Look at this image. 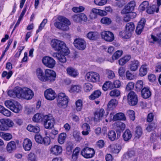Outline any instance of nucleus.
<instances>
[{"mask_svg": "<svg viewBox=\"0 0 161 161\" xmlns=\"http://www.w3.org/2000/svg\"><path fill=\"white\" fill-rule=\"evenodd\" d=\"M57 19L58 21L54 23L56 28L63 31H67L69 30V26L71 25V23L69 19L61 16H58Z\"/></svg>", "mask_w": 161, "mask_h": 161, "instance_id": "1", "label": "nucleus"}, {"mask_svg": "<svg viewBox=\"0 0 161 161\" xmlns=\"http://www.w3.org/2000/svg\"><path fill=\"white\" fill-rule=\"evenodd\" d=\"M51 45L55 51L61 52L64 53L65 55H68L69 53V50L65 47L64 42L57 39H53L51 42Z\"/></svg>", "mask_w": 161, "mask_h": 161, "instance_id": "2", "label": "nucleus"}, {"mask_svg": "<svg viewBox=\"0 0 161 161\" xmlns=\"http://www.w3.org/2000/svg\"><path fill=\"white\" fill-rule=\"evenodd\" d=\"M20 90L18 92L20 94H18V97L19 98H23L27 100H30L34 96L33 92L30 89L24 87L21 88L20 87Z\"/></svg>", "mask_w": 161, "mask_h": 161, "instance_id": "3", "label": "nucleus"}, {"mask_svg": "<svg viewBox=\"0 0 161 161\" xmlns=\"http://www.w3.org/2000/svg\"><path fill=\"white\" fill-rule=\"evenodd\" d=\"M57 101L58 106L64 108L67 106L69 98L64 93L60 92L58 94Z\"/></svg>", "mask_w": 161, "mask_h": 161, "instance_id": "4", "label": "nucleus"}, {"mask_svg": "<svg viewBox=\"0 0 161 161\" xmlns=\"http://www.w3.org/2000/svg\"><path fill=\"white\" fill-rule=\"evenodd\" d=\"M85 78L87 81L92 83H96L99 81L100 76L97 72L91 71L86 73Z\"/></svg>", "mask_w": 161, "mask_h": 161, "instance_id": "5", "label": "nucleus"}, {"mask_svg": "<svg viewBox=\"0 0 161 161\" xmlns=\"http://www.w3.org/2000/svg\"><path fill=\"white\" fill-rule=\"evenodd\" d=\"M44 82L48 81L50 83L53 82L56 78V74L53 70L47 69L45 71Z\"/></svg>", "mask_w": 161, "mask_h": 161, "instance_id": "6", "label": "nucleus"}, {"mask_svg": "<svg viewBox=\"0 0 161 161\" xmlns=\"http://www.w3.org/2000/svg\"><path fill=\"white\" fill-rule=\"evenodd\" d=\"M138 101V97L136 94L133 91L130 92L127 95V102L130 106H135L137 104Z\"/></svg>", "mask_w": 161, "mask_h": 161, "instance_id": "7", "label": "nucleus"}, {"mask_svg": "<svg viewBox=\"0 0 161 161\" xmlns=\"http://www.w3.org/2000/svg\"><path fill=\"white\" fill-rule=\"evenodd\" d=\"M95 153V151L93 148L86 147L82 150L81 154L85 158H89L93 157Z\"/></svg>", "mask_w": 161, "mask_h": 161, "instance_id": "8", "label": "nucleus"}, {"mask_svg": "<svg viewBox=\"0 0 161 161\" xmlns=\"http://www.w3.org/2000/svg\"><path fill=\"white\" fill-rule=\"evenodd\" d=\"M42 62L46 67L52 69L56 64V61L52 58L48 56L44 57L42 59Z\"/></svg>", "mask_w": 161, "mask_h": 161, "instance_id": "9", "label": "nucleus"}, {"mask_svg": "<svg viewBox=\"0 0 161 161\" xmlns=\"http://www.w3.org/2000/svg\"><path fill=\"white\" fill-rule=\"evenodd\" d=\"M43 121L44 125L46 128L51 129L53 126L54 119L52 116L46 115L44 116Z\"/></svg>", "mask_w": 161, "mask_h": 161, "instance_id": "10", "label": "nucleus"}, {"mask_svg": "<svg viewBox=\"0 0 161 161\" xmlns=\"http://www.w3.org/2000/svg\"><path fill=\"white\" fill-rule=\"evenodd\" d=\"M101 36L102 39L108 42H111L114 39L113 33L109 31H103L101 33Z\"/></svg>", "mask_w": 161, "mask_h": 161, "instance_id": "11", "label": "nucleus"}, {"mask_svg": "<svg viewBox=\"0 0 161 161\" xmlns=\"http://www.w3.org/2000/svg\"><path fill=\"white\" fill-rule=\"evenodd\" d=\"M74 44L75 47L80 50H84L86 47V41L82 38H77L75 39Z\"/></svg>", "mask_w": 161, "mask_h": 161, "instance_id": "12", "label": "nucleus"}, {"mask_svg": "<svg viewBox=\"0 0 161 161\" xmlns=\"http://www.w3.org/2000/svg\"><path fill=\"white\" fill-rule=\"evenodd\" d=\"M44 96L45 98L49 100H53L56 97V94L55 91L52 88L47 89L44 92Z\"/></svg>", "mask_w": 161, "mask_h": 161, "instance_id": "13", "label": "nucleus"}, {"mask_svg": "<svg viewBox=\"0 0 161 161\" xmlns=\"http://www.w3.org/2000/svg\"><path fill=\"white\" fill-rule=\"evenodd\" d=\"M115 114V112L114 111H112L110 113V117L111 118L113 116L112 120H126L125 116L123 113H119L114 115Z\"/></svg>", "mask_w": 161, "mask_h": 161, "instance_id": "14", "label": "nucleus"}, {"mask_svg": "<svg viewBox=\"0 0 161 161\" xmlns=\"http://www.w3.org/2000/svg\"><path fill=\"white\" fill-rule=\"evenodd\" d=\"M136 6L135 2L134 1H131L125 6L122 10V13L123 14H126L134 10Z\"/></svg>", "mask_w": 161, "mask_h": 161, "instance_id": "15", "label": "nucleus"}, {"mask_svg": "<svg viewBox=\"0 0 161 161\" xmlns=\"http://www.w3.org/2000/svg\"><path fill=\"white\" fill-rule=\"evenodd\" d=\"M0 122L5 129L4 130H8V128L12 127L14 125L13 122L9 119H3L0 120Z\"/></svg>", "mask_w": 161, "mask_h": 161, "instance_id": "16", "label": "nucleus"}, {"mask_svg": "<svg viewBox=\"0 0 161 161\" xmlns=\"http://www.w3.org/2000/svg\"><path fill=\"white\" fill-rule=\"evenodd\" d=\"M123 146V145L119 144L110 145L108 147V149L111 153L117 154L119 153Z\"/></svg>", "mask_w": 161, "mask_h": 161, "instance_id": "17", "label": "nucleus"}, {"mask_svg": "<svg viewBox=\"0 0 161 161\" xmlns=\"http://www.w3.org/2000/svg\"><path fill=\"white\" fill-rule=\"evenodd\" d=\"M105 113V111L103 108L97 110L94 113V120L97 122L101 120L104 116Z\"/></svg>", "mask_w": 161, "mask_h": 161, "instance_id": "18", "label": "nucleus"}, {"mask_svg": "<svg viewBox=\"0 0 161 161\" xmlns=\"http://www.w3.org/2000/svg\"><path fill=\"white\" fill-rule=\"evenodd\" d=\"M146 20L145 19L142 18L138 23L136 27V32L137 34H140L142 32Z\"/></svg>", "mask_w": 161, "mask_h": 161, "instance_id": "19", "label": "nucleus"}, {"mask_svg": "<svg viewBox=\"0 0 161 161\" xmlns=\"http://www.w3.org/2000/svg\"><path fill=\"white\" fill-rule=\"evenodd\" d=\"M66 71L68 75L73 77H75L79 75L77 70L71 67H68L66 69Z\"/></svg>", "mask_w": 161, "mask_h": 161, "instance_id": "20", "label": "nucleus"}, {"mask_svg": "<svg viewBox=\"0 0 161 161\" xmlns=\"http://www.w3.org/2000/svg\"><path fill=\"white\" fill-rule=\"evenodd\" d=\"M140 63L139 62L136 60L131 61L129 64V69L132 71H135L136 70L139 66Z\"/></svg>", "mask_w": 161, "mask_h": 161, "instance_id": "21", "label": "nucleus"}, {"mask_svg": "<svg viewBox=\"0 0 161 161\" xmlns=\"http://www.w3.org/2000/svg\"><path fill=\"white\" fill-rule=\"evenodd\" d=\"M148 69V66L146 64L142 65L139 69V75L143 77L146 75L147 70Z\"/></svg>", "mask_w": 161, "mask_h": 161, "instance_id": "22", "label": "nucleus"}, {"mask_svg": "<svg viewBox=\"0 0 161 161\" xmlns=\"http://www.w3.org/2000/svg\"><path fill=\"white\" fill-rule=\"evenodd\" d=\"M65 55H65L64 53H62L61 52H60V53H54L53 55V57H56L60 62L62 63H64L66 62Z\"/></svg>", "mask_w": 161, "mask_h": 161, "instance_id": "23", "label": "nucleus"}, {"mask_svg": "<svg viewBox=\"0 0 161 161\" xmlns=\"http://www.w3.org/2000/svg\"><path fill=\"white\" fill-rule=\"evenodd\" d=\"M141 94L142 97L146 99L150 97L151 92L149 87H144L142 90Z\"/></svg>", "mask_w": 161, "mask_h": 161, "instance_id": "24", "label": "nucleus"}, {"mask_svg": "<svg viewBox=\"0 0 161 161\" xmlns=\"http://www.w3.org/2000/svg\"><path fill=\"white\" fill-rule=\"evenodd\" d=\"M19 89V87H15L13 90L9 91L8 92V95L14 98L16 97L19 98V97L18 96L19 92H18V90H20ZM19 94H20V92H19Z\"/></svg>", "mask_w": 161, "mask_h": 161, "instance_id": "25", "label": "nucleus"}, {"mask_svg": "<svg viewBox=\"0 0 161 161\" xmlns=\"http://www.w3.org/2000/svg\"><path fill=\"white\" fill-rule=\"evenodd\" d=\"M50 151L52 154L55 155H58L62 152V148L60 146L55 145L51 148Z\"/></svg>", "mask_w": 161, "mask_h": 161, "instance_id": "26", "label": "nucleus"}, {"mask_svg": "<svg viewBox=\"0 0 161 161\" xmlns=\"http://www.w3.org/2000/svg\"><path fill=\"white\" fill-rule=\"evenodd\" d=\"M82 87L79 85H72L69 90L70 93H79L81 91Z\"/></svg>", "mask_w": 161, "mask_h": 161, "instance_id": "27", "label": "nucleus"}, {"mask_svg": "<svg viewBox=\"0 0 161 161\" xmlns=\"http://www.w3.org/2000/svg\"><path fill=\"white\" fill-rule=\"evenodd\" d=\"M81 128L83 130L82 131V134L84 136L88 135L90 131V127L89 125L87 123H84L82 125Z\"/></svg>", "mask_w": 161, "mask_h": 161, "instance_id": "28", "label": "nucleus"}, {"mask_svg": "<svg viewBox=\"0 0 161 161\" xmlns=\"http://www.w3.org/2000/svg\"><path fill=\"white\" fill-rule=\"evenodd\" d=\"M36 74L37 78L41 81L44 82V75L43 70L40 68H38L36 70Z\"/></svg>", "mask_w": 161, "mask_h": 161, "instance_id": "29", "label": "nucleus"}, {"mask_svg": "<svg viewBox=\"0 0 161 161\" xmlns=\"http://www.w3.org/2000/svg\"><path fill=\"white\" fill-rule=\"evenodd\" d=\"M16 148V144L15 142H10L7 146V150L8 152L10 153L15 150Z\"/></svg>", "mask_w": 161, "mask_h": 161, "instance_id": "30", "label": "nucleus"}, {"mask_svg": "<svg viewBox=\"0 0 161 161\" xmlns=\"http://www.w3.org/2000/svg\"><path fill=\"white\" fill-rule=\"evenodd\" d=\"M114 88L113 83L110 81H108L106 82L103 86V90L106 91L108 89H111Z\"/></svg>", "mask_w": 161, "mask_h": 161, "instance_id": "31", "label": "nucleus"}, {"mask_svg": "<svg viewBox=\"0 0 161 161\" xmlns=\"http://www.w3.org/2000/svg\"><path fill=\"white\" fill-rule=\"evenodd\" d=\"M118 101L115 99H111L108 103V107L110 109H112L115 108L118 104Z\"/></svg>", "mask_w": 161, "mask_h": 161, "instance_id": "32", "label": "nucleus"}, {"mask_svg": "<svg viewBox=\"0 0 161 161\" xmlns=\"http://www.w3.org/2000/svg\"><path fill=\"white\" fill-rule=\"evenodd\" d=\"M98 34L97 32L90 31L88 33L86 37L90 40H95L98 38Z\"/></svg>", "mask_w": 161, "mask_h": 161, "instance_id": "33", "label": "nucleus"}, {"mask_svg": "<svg viewBox=\"0 0 161 161\" xmlns=\"http://www.w3.org/2000/svg\"><path fill=\"white\" fill-rule=\"evenodd\" d=\"M123 137L125 141H128L132 137V134L129 129H126L123 135Z\"/></svg>", "mask_w": 161, "mask_h": 161, "instance_id": "34", "label": "nucleus"}, {"mask_svg": "<svg viewBox=\"0 0 161 161\" xmlns=\"http://www.w3.org/2000/svg\"><path fill=\"white\" fill-rule=\"evenodd\" d=\"M44 116L42 114L37 113L35 114L32 118V120L33 121L39 123L42 122L44 119Z\"/></svg>", "mask_w": 161, "mask_h": 161, "instance_id": "35", "label": "nucleus"}, {"mask_svg": "<svg viewBox=\"0 0 161 161\" xmlns=\"http://www.w3.org/2000/svg\"><path fill=\"white\" fill-rule=\"evenodd\" d=\"M27 129L29 131L34 133L38 132L40 130V128L37 126H34L31 125H28Z\"/></svg>", "mask_w": 161, "mask_h": 161, "instance_id": "36", "label": "nucleus"}, {"mask_svg": "<svg viewBox=\"0 0 161 161\" xmlns=\"http://www.w3.org/2000/svg\"><path fill=\"white\" fill-rule=\"evenodd\" d=\"M13 107V108H12L11 110L15 113H19L22 109L21 105L17 102H14Z\"/></svg>", "mask_w": 161, "mask_h": 161, "instance_id": "37", "label": "nucleus"}, {"mask_svg": "<svg viewBox=\"0 0 161 161\" xmlns=\"http://www.w3.org/2000/svg\"><path fill=\"white\" fill-rule=\"evenodd\" d=\"M131 56L129 55H127L120 58L119 61V63L120 65H123L128 62L130 59Z\"/></svg>", "mask_w": 161, "mask_h": 161, "instance_id": "38", "label": "nucleus"}, {"mask_svg": "<svg viewBox=\"0 0 161 161\" xmlns=\"http://www.w3.org/2000/svg\"><path fill=\"white\" fill-rule=\"evenodd\" d=\"M151 39L153 42H157L160 44H161V33H160L156 36L154 34H152L151 35Z\"/></svg>", "mask_w": 161, "mask_h": 161, "instance_id": "39", "label": "nucleus"}, {"mask_svg": "<svg viewBox=\"0 0 161 161\" xmlns=\"http://www.w3.org/2000/svg\"><path fill=\"white\" fill-rule=\"evenodd\" d=\"M159 9L158 7H157L156 5H153L147 9V12L149 14H153L155 12L158 13Z\"/></svg>", "mask_w": 161, "mask_h": 161, "instance_id": "40", "label": "nucleus"}, {"mask_svg": "<svg viewBox=\"0 0 161 161\" xmlns=\"http://www.w3.org/2000/svg\"><path fill=\"white\" fill-rule=\"evenodd\" d=\"M135 29V25L132 22H130L126 24L125 26V30L131 34Z\"/></svg>", "mask_w": 161, "mask_h": 161, "instance_id": "41", "label": "nucleus"}, {"mask_svg": "<svg viewBox=\"0 0 161 161\" xmlns=\"http://www.w3.org/2000/svg\"><path fill=\"white\" fill-rule=\"evenodd\" d=\"M75 109L77 111L81 110L83 107V101L81 99H78L75 102Z\"/></svg>", "mask_w": 161, "mask_h": 161, "instance_id": "42", "label": "nucleus"}, {"mask_svg": "<svg viewBox=\"0 0 161 161\" xmlns=\"http://www.w3.org/2000/svg\"><path fill=\"white\" fill-rule=\"evenodd\" d=\"M123 53L122 51L118 50L116 51L112 57V60L111 61V62H113L114 60L118 59L121 56Z\"/></svg>", "mask_w": 161, "mask_h": 161, "instance_id": "43", "label": "nucleus"}, {"mask_svg": "<svg viewBox=\"0 0 161 161\" xmlns=\"http://www.w3.org/2000/svg\"><path fill=\"white\" fill-rule=\"evenodd\" d=\"M101 92L99 90L94 91L89 97V98L91 100H93L98 98L100 96Z\"/></svg>", "mask_w": 161, "mask_h": 161, "instance_id": "44", "label": "nucleus"}, {"mask_svg": "<svg viewBox=\"0 0 161 161\" xmlns=\"http://www.w3.org/2000/svg\"><path fill=\"white\" fill-rule=\"evenodd\" d=\"M119 35L122 38L128 39L131 36V34L125 30L120 32H119Z\"/></svg>", "mask_w": 161, "mask_h": 161, "instance_id": "45", "label": "nucleus"}, {"mask_svg": "<svg viewBox=\"0 0 161 161\" xmlns=\"http://www.w3.org/2000/svg\"><path fill=\"white\" fill-rule=\"evenodd\" d=\"M0 136L5 140H9L12 138V136L10 134L2 132H0Z\"/></svg>", "mask_w": 161, "mask_h": 161, "instance_id": "46", "label": "nucleus"}, {"mask_svg": "<svg viewBox=\"0 0 161 161\" xmlns=\"http://www.w3.org/2000/svg\"><path fill=\"white\" fill-rule=\"evenodd\" d=\"M142 128L140 126L136 127L135 130V138L137 139L139 138L142 136Z\"/></svg>", "mask_w": 161, "mask_h": 161, "instance_id": "47", "label": "nucleus"}, {"mask_svg": "<svg viewBox=\"0 0 161 161\" xmlns=\"http://www.w3.org/2000/svg\"><path fill=\"white\" fill-rule=\"evenodd\" d=\"M114 126L117 127V130H120L121 131L124 130L125 128V125L124 123L121 122H117L114 124Z\"/></svg>", "mask_w": 161, "mask_h": 161, "instance_id": "48", "label": "nucleus"}, {"mask_svg": "<svg viewBox=\"0 0 161 161\" xmlns=\"http://www.w3.org/2000/svg\"><path fill=\"white\" fill-rule=\"evenodd\" d=\"M92 85L89 83H86L84 84L83 86L84 91L86 92H89L92 89Z\"/></svg>", "mask_w": 161, "mask_h": 161, "instance_id": "49", "label": "nucleus"}, {"mask_svg": "<svg viewBox=\"0 0 161 161\" xmlns=\"http://www.w3.org/2000/svg\"><path fill=\"white\" fill-rule=\"evenodd\" d=\"M111 97H116L120 96V92L117 89H114L111 91L109 94Z\"/></svg>", "mask_w": 161, "mask_h": 161, "instance_id": "50", "label": "nucleus"}, {"mask_svg": "<svg viewBox=\"0 0 161 161\" xmlns=\"http://www.w3.org/2000/svg\"><path fill=\"white\" fill-rule=\"evenodd\" d=\"M108 136L109 139L111 141H114L117 139L116 133L113 130L108 132Z\"/></svg>", "mask_w": 161, "mask_h": 161, "instance_id": "51", "label": "nucleus"}, {"mask_svg": "<svg viewBox=\"0 0 161 161\" xmlns=\"http://www.w3.org/2000/svg\"><path fill=\"white\" fill-rule=\"evenodd\" d=\"M32 145L31 142H24L23 143V147L25 151L30 150Z\"/></svg>", "mask_w": 161, "mask_h": 161, "instance_id": "52", "label": "nucleus"}, {"mask_svg": "<svg viewBox=\"0 0 161 161\" xmlns=\"http://www.w3.org/2000/svg\"><path fill=\"white\" fill-rule=\"evenodd\" d=\"M135 155V153L134 151H130L125 153L123 156V158H124L128 159L129 158L134 156Z\"/></svg>", "mask_w": 161, "mask_h": 161, "instance_id": "53", "label": "nucleus"}, {"mask_svg": "<svg viewBox=\"0 0 161 161\" xmlns=\"http://www.w3.org/2000/svg\"><path fill=\"white\" fill-rule=\"evenodd\" d=\"M101 22L104 24L109 25L112 22L111 19L107 17H105L102 18L101 20Z\"/></svg>", "mask_w": 161, "mask_h": 161, "instance_id": "54", "label": "nucleus"}, {"mask_svg": "<svg viewBox=\"0 0 161 161\" xmlns=\"http://www.w3.org/2000/svg\"><path fill=\"white\" fill-rule=\"evenodd\" d=\"M28 159L30 161H37V157L34 153H31L28 155Z\"/></svg>", "mask_w": 161, "mask_h": 161, "instance_id": "55", "label": "nucleus"}, {"mask_svg": "<svg viewBox=\"0 0 161 161\" xmlns=\"http://www.w3.org/2000/svg\"><path fill=\"white\" fill-rule=\"evenodd\" d=\"M149 3L148 2L144 1L139 6L140 9L142 11H144L148 6Z\"/></svg>", "mask_w": 161, "mask_h": 161, "instance_id": "56", "label": "nucleus"}, {"mask_svg": "<svg viewBox=\"0 0 161 161\" xmlns=\"http://www.w3.org/2000/svg\"><path fill=\"white\" fill-rule=\"evenodd\" d=\"M47 22V19H44L43 20L42 22L40 24L38 29L36 31V33H37L40 31L44 28L45 24Z\"/></svg>", "mask_w": 161, "mask_h": 161, "instance_id": "57", "label": "nucleus"}, {"mask_svg": "<svg viewBox=\"0 0 161 161\" xmlns=\"http://www.w3.org/2000/svg\"><path fill=\"white\" fill-rule=\"evenodd\" d=\"M14 102L10 100H7L5 102L4 104L8 108H9L11 110L13 108V106L14 104Z\"/></svg>", "mask_w": 161, "mask_h": 161, "instance_id": "58", "label": "nucleus"}, {"mask_svg": "<svg viewBox=\"0 0 161 161\" xmlns=\"http://www.w3.org/2000/svg\"><path fill=\"white\" fill-rule=\"evenodd\" d=\"M126 79L129 80H133L135 78V75L134 74L129 70H127L126 72Z\"/></svg>", "mask_w": 161, "mask_h": 161, "instance_id": "59", "label": "nucleus"}, {"mask_svg": "<svg viewBox=\"0 0 161 161\" xmlns=\"http://www.w3.org/2000/svg\"><path fill=\"white\" fill-rule=\"evenodd\" d=\"M94 2L96 5L103 6L107 3V0H94Z\"/></svg>", "mask_w": 161, "mask_h": 161, "instance_id": "60", "label": "nucleus"}, {"mask_svg": "<svg viewBox=\"0 0 161 161\" xmlns=\"http://www.w3.org/2000/svg\"><path fill=\"white\" fill-rule=\"evenodd\" d=\"M84 8L82 6H79L78 7H74L72 9L73 12L75 13L82 12L84 10Z\"/></svg>", "mask_w": 161, "mask_h": 161, "instance_id": "61", "label": "nucleus"}, {"mask_svg": "<svg viewBox=\"0 0 161 161\" xmlns=\"http://www.w3.org/2000/svg\"><path fill=\"white\" fill-rule=\"evenodd\" d=\"M143 82L141 80H138L136 82V87L137 89L140 90L143 87Z\"/></svg>", "mask_w": 161, "mask_h": 161, "instance_id": "62", "label": "nucleus"}, {"mask_svg": "<svg viewBox=\"0 0 161 161\" xmlns=\"http://www.w3.org/2000/svg\"><path fill=\"white\" fill-rule=\"evenodd\" d=\"M106 74L108 79H112L115 77V74L114 72L112 70H107Z\"/></svg>", "mask_w": 161, "mask_h": 161, "instance_id": "63", "label": "nucleus"}, {"mask_svg": "<svg viewBox=\"0 0 161 161\" xmlns=\"http://www.w3.org/2000/svg\"><path fill=\"white\" fill-rule=\"evenodd\" d=\"M12 74L13 72L11 71H9L8 73L6 71H4L2 73V77H4L6 76L7 79H8L11 77Z\"/></svg>", "mask_w": 161, "mask_h": 161, "instance_id": "64", "label": "nucleus"}]
</instances>
